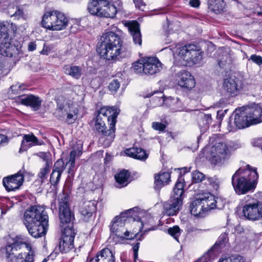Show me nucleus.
<instances>
[{"label":"nucleus","mask_w":262,"mask_h":262,"mask_svg":"<svg viewBox=\"0 0 262 262\" xmlns=\"http://www.w3.org/2000/svg\"><path fill=\"white\" fill-rule=\"evenodd\" d=\"M252 144L253 146L260 148L262 151V138L254 139L252 141Z\"/></svg>","instance_id":"obj_60"},{"label":"nucleus","mask_w":262,"mask_h":262,"mask_svg":"<svg viewBox=\"0 0 262 262\" xmlns=\"http://www.w3.org/2000/svg\"><path fill=\"white\" fill-rule=\"evenodd\" d=\"M17 240L15 241L13 244L7 246L5 248L6 255L8 262L11 258H13L14 256L13 251L14 250L17 251L18 249L25 247L26 248H29L30 249V244L27 242L26 241L22 240H19V237L16 236Z\"/></svg>","instance_id":"obj_23"},{"label":"nucleus","mask_w":262,"mask_h":262,"mask_svg":"<svg viewBox=\"0 0 262 262\" xmlns=\"http://www.w3.org/2000/svg\"><path fill=\"white\" fill-rule=\"evenodd\" d=\"M138 208L135 207L126 210L116 216L112 221L110 225L111 232L115 235L117 237H122V232L125 230V223L126 219L130 216H133L134 212H136Z\"/></svg>","instance_id":"obj_11"},{"label":"nucleus","mask_w":262,"mask_h":262,"mask_svg":"<svg viewBox=\"0 0 262 262\" xmlns=\"http://www.w3.org/2000/svg\"><path fill=\"white\" fill-rule=\"evenodd\" d=\"M228 242V233L226 232L223 233L210 249H212V251H214L218 255L219 253L225 247Z\"/></svg>","instance_id":"obj_34"},{"label":"nucleus","mask_w":262,"mask_h":262,"mask_svg":"<svg viewBox=\"0 0 262 262\" xmlns=\"http://www.w3.org/2000/svg\"><path fill=\"white\" fill-rule=\"evenodd\" d=\"M248 60L256 64L259 68L262 67V57L260 55L255 54H252L248 59Z\"/></svg>","instance_id":"obj_50"},{"label":"nucleus","mask_w":262,"mask_h":262,"mask_svg":"<svg viewBox=\"0 0 262 262\" xmlns=\"http://www.w3.org/2000/svg\"><path fill=\"white\" fill-rule=\"evenodd\" d=\"M120 84L117 79H113L108 85V89L112 92H116L120 88Z\"/></svg>","instance_id":"obj_55"},{"label":"nucleus","mask_w":262,"mask_h":262,"mask_svg":"<svg viewBox=\"0 0 262 262\" xmlns=\"http://www.w3.org/2000/svg\"><path fill=\"white\" fill-rule=\"evenodd\" d=\"M168 233L177 241L179 242V238L181 234V230L178 226H174L168 229Z\"/></svg>","instance_id":"obj_46"},{"label":"nucleus","mask_w":262,"mask_h":262,"mask_svg":"<svg viewBox=\"0 0 262 262\" xmlns=\"http://www.w3.org/2000/svg\"><path fill=\"white\" fill-rule=\"evenodd\" d=\"M9 139L6 135L0 134V146L4 145L5 143H8Z\"/></svg>","instance_id":"obj_63"},{"label":"nucleus","mask_w":262,"mask_h":262,"mask_svg":"<svg viewBox=\"0 0 262 262\" xmlns=\"http://www.w3.org/2000/svg\"><path fill=\"white\" fill-rule=\"evenodd\" d=\"M66 168V165L62 159L58 160L54 165L52 171L61 175Z\"/></svg>","instance_id":"obj_44"},{"label":"nucleus","mask_w":262,"mask_h":262,"mask_svg":"<svg viewBox=\"0 0 262 262\" xmlns=\"http://www.w3.org/2000/svg\"><path fill=\"white\" fill-rule=\"evenodd\" d=\"M244 216L251 221L262 220V203L250 195L245 196L242 200Z\"/></svg>","instance_id":"obj_7"},{"label":"nucleus","mask_w":262,"mask_h":262,"mask_svg":"<svg viewBox=\"0 0 262 262\" xmlns=\"http://www.w3.org/2000/svg\"><path fill=\"white\" fill-rule=\"evenodd\" d=\"M170 181V173L169 172H161L155 176V189L159 190Z\"/></svg>","instance_id":"obj_30"},{"label":"nucleus","mask_w":262,"mask_h":262,"mask_svg":"<svg viewBox=\"0 0 262 262\" xmlns=\"http://www.w3.org/2000/svg\"><path fill=\"white\" fill-rule=\"evenodd\" d=\"M144 75H153L160 72L162 64L155 57H144Z\"/></svg>","instance_id":"obj_18"},{"label":"nucleus","mask_w":262,"mask_h":262,"mask_svg":"<svg viewBox=\"0 0 262 262\" xmlns=\"http://www.w3.org/2000/svg\"><path fill=\"white\" fill-rule=\"evenodd\" d=\"M119 113V110L115 106L102 107L98 111L97 115H100V118L103 117L112 125V127H115L116 118Z\"/></svg>","instance_id":"obj_19"},{"label":"nucleus","mask_w":262,"mask_h":262,"mask_svg":"<svg viewBox=\"0 0 262 262\" xmlns=\"http://www.w3.org/2000/svg\"><path fill=\"white\" fill-rule=\"evenodd\" d=\"M234 113V123L236 128L242 129L250 126L244 107L236 109Z\"/></svg>","instance_id":"obj_24"},{"label":"nucleus","mask_w":262,"mask_h":262,"mask_svg":"<svg viewBox=\"0 0 262 262\" xmlns=\"http://www.w3.org/2000/svg\"><path fill=\"white\" fill-rule=\"evenodd\" d=\"M97 52L101 57L110 61H116L118 56H128L131 51H126L122 47V40L121 36L113 31H108L103 33L101 37L100 41L97 47Z\"/></svg>","instance_id":"obj_1"},{"label":"nucleus","mask_w":262,"mask_h":262,"mask_svg":"<svg viewBox=\"0 0 262 262\" xmlns=\"http://www.w3.org/2000/svg\"><path fill=\"white\" fill-rule=\"evenodd\" d=\"M103 118H100V115H97L95 121V129L99 136V141L104 147H108L114 141L115 137V127H112L110 125V128L106 129Z\"/></svg>","instance_id":"obj_8"},{"label":"nucleus","mask_w":262,"mask_h":262,"mask_svg":"<svg viewBox=\"0 0 262 262\" xmlns=\"http://www.w3.org/2000/svg\"><path fill=\"white\" fill-rule=\"evenodd\" d=\"M258 179L257 169L247 165L246 167H240L235 171L232 176L231 183L236 194L242 195L253 191Z\"/></svg>","instance_id":"obj_3"},{"label":"nucleus","mask_w":262,"mask_h":262,"mask_svg":"<svg viewBox=\"0 0 262 262\" xmlns=\"http://www.w3.org/2000/svg\"><path fill=\"white\" fill-rule=\"evenodd\" d=\"M37 156L46 162L45 164L50 163V165H52V162L50 158V154L45 152H40L37 154Z\"/></svg>","instance_id":"obj_56"},{"label":"nucleus","mask_w":262,"mask_h":262,"mask_svg":"<svg viewBox=\"0 0 262 262\" xmlns=\"http://www.w3.org/2000/svg\"><path fill=\"white\" fill-rule=\"evenodd\" d=\"M189 49L188 48V45L182 46L179 48L178 55L184 60L187 61L188 60V58L189 57L188 55L189 53Z\"/></svg>","instance_id":"obj_47"},{"label":"nucleus","mask_w":262,"mask_h":262,"mask_svg":"<svg viewBox=\"0 0 262 262\" xmlns=\"http://www.w3.org/2000/svg\"><path fill=\"white\" fill-rule=\"evenodd\" d=\"M206 181L214 188L217 189L219 188L220 181L216 176L208 177L207 178Z\"/></svg>","instance_id":"obj_52"},{"label":"nucleus","mask_w":262,"mask_h":262,"mask_svg":"<svg viewBox=\"0 0 262 262\" xmlns=\"http://www.w3.org/2000/svg\"><path fill=\"white\" fill-rule=\"evenodd\" d=\"M192 180L194 183H200L205 179V176L202 172L195 170L192 174Z\"/></svg>","instance_id":"obj_48"},{"label":"nucleus","mask_w":262,"mask_h":262,"mask_svg":"<svg viewBox=\"0 0 262 262\" xmlns=\"http://www.w3.org/2000/svg\"><path fill=\"white\" fill-rule=\"evenodd\" d=\"M178 84L183 88L190 90L194 87L195 82L193 76L190 72L183 71L179 74Z\"/></svg>","instance_id":"obj_25"},{"label":"nucleus","mask_w":262,"mask_h":262,"mask_svg":"<svg viewBox=\"0 0 262 262\" xmlns=\"http://www.w3.org/2000/svg\"><path fill=\"white\" fill-rule=\"evenodd\" d=\"M217 256V255L214 251H212V249H209L194 262H212Z\"/></svg>","instance_id":"obj_41"},{"label":"nucleus","mask_w":262,"mask_h":262,"mask_svg":"<svg viewBox=\"0 0 262 262\" xmlns=\"http://www.w3.org/2000/svg\"><path fill=\"white\" fill-rule=\"evenodd\" d=\"M28 251L26 253H20L15 255L13 258L9 260V262H34V251L32 250L30 245V249L26 248Z\"/></svg>","instance_id":"obj_29"},{"label":"nucleus","mask_w":262,"mask_h":262,"mask_svg":"<svg viewBox=\"0 0 262 262\" xmlns=\"http://www.w3.org/2000/svg\"><path fill=\"white\" fill-rule=\"evenodd\" d=\"M82 147L80 146L78 148L77 150H74L71 151L70 155V159L68 161L69 164V168L68 172L70 174H73L75 171V157L76 155H81L82 154Z\"/></svg>","instance_id":"obj_39"},{"label":"nucleus","mask_w":262,"mask_h":262,"mask_svg":"<svg viewBox=\"0 0 262 262\" xmlns=\"http://www.w3.org/2000/svg\"><path fill=\"white\" fill-rule=\"evenodd\" d=\"M129 174L127 170H122L119 173L115 175V178L116 181L115 185L117 188H122L127 185L128 184V178Z\"/></svg>","instance_id":"obj_35"},{"label":"nucleus","mask_w":262,"mask_h":262,"mask_svg":"<svg viewBox=\"0 0 262 262\" xmlns=\"http://www.w3.org/2000/svg\"><path fill=\"white\" fill-rule=\"evenodd\" d=\"M9 29L4 23H0V36L3 38V39L5 38H10L8 34Z\"/></svg>","instance_id":"obj_53"},{"label":"nucleus","mask_w":262,"mask_h":262,"mask_svg":"<svg viewBox=\"0 0 262 262\" xmlns=\"http://www.w3.org/2000/svg\"><path fill=\"white\" fill-rule=\"evenodd\" d=\"M45 144L43 141L38 140L33 134L24 135L21 142V146L19 152L26 151L28 148L37 145Z\"/></svg>","instance_id":"obj_22"},{"label":"nucleus","mask_w":262,"mask_h":262,"mask_svg":"<svg viewBox=\"0 0 262 262\" xmlns=\"http://www.w3.org/2000/svg\"><path fill=\"white\" fill-rule=\"evenodd\" d=\"M24 217V224L32 237L39 238L46 234L49 217L45 208L31 206L25 211Z\"/></svg>","instance_id":"obj_2"},{"label":"nucleus","mask_w":262,"mask_h":262,"mask_svg":"<svg viewBox=\"0 0 262 262\" xmlns=\"http://www.w3.org/2000/svg\"><path fill=\"white\" fill-rule=\"evenodd\" d=\"M124 152L127 156L141 161L146 160L148 157L145 150L140 147H133L127 148Z\"/></svg>","instance_id":"obj_27"},{"label":"nucleus","mask_w":262,"mask_h":262,"mask_svg":"<svg viewBox=\"0 0 262 262\" xmlns=\"http://www.w3.org/2000/svg\"><path fill=\"white\" fill-rule=\"evenodd\" d=\"M170 102V109L172 112H178L186 111V107L179 98L168 99Z\"/></svg>","instance_id":"obj_38"},{"label":"nucleus","mask_w":262,"mask_h":262,"mask_svg":"<svg viewBox=\"0 0 262 262\" xmlns=\"http://www.w3.org/2000/svg\"><path fill=\"white\" fill-rule=\"evenodd\" d=\"M56 102L57 107L54 114L58 119L63 120L67 117L68 121H69L77 114V110L73 108V103L64 97L59 96Z\"/></svg>","instance_id":"obj_9"},{"label":"nucleus","mask_w":262,"mask_h":262,"mask_svg":"<svg viewBox=\"0 0 262 262\" xmlns=\"http://www.w3.org/2000/svg\"><path fill=\"white\" fill-rule=\"evenodd\" d=\"M52 165L50 163L45 164L43 167L40 169L37 176L41 184L45 183L47 180Z\"/></svg>","instance_id":"obj_40"},{"label":"nucleus","mask_w":262,"mask_h":262,"mask_svg":"<svg viewBox=\"0 0 262 262\" xmlns=\"http://www.w3.org/2000/svg\"><path fill=\"white\" fill-rule=\"evenodd\" d=\"M200 118L201 120L205 121L204 123V130H207L209 128L210 123L211 122L212 118L211 114H201L200 115Z\"/></svg>","instance_id":"obj_51"},{"label":"nucleus","mask_w":262,"mask_h":262,"mask_svg":"<svg viewBox=\"0 0 262 262\" xmlns=\"http://www.w3.org/2000/svg\"><path fill=\"white\" fill-rule=\"evenodd\" d=\"M139 245L140 243L137 242L133 247L134 262H136L137 260L138 259Z\"/></svg>","instance_id":"obj_59"},{"label":"nucleus","mask_w":262,"mask_h":262,"mask_svg":"<svg viewBox=\"0 0 262 262\" xmlns=\"http://www.w3.org/2000/svg\"><path fill=\"white\" fill-rule=\"evenodd\" d=\"M133 233H130L128 230H126L125 228V230L122 232V237H119L118 238H120L122 239H132V238H136L137 239L139 240H142V238L139 237V233H137L136 234H135L134 236H133Z\"/></svg>","instance_id":"obj_49"},{"label":"nucleus","mask_w":262,"mask_h":262,"mask_svg":"<svg viewBox=\"0 0 262 262\" xmlns=\"http://www.w3.org/2000/svg\"><path fill=\"white\" fill-rule=\"evenodd\" d=\"M62 236L59 241V249L62 253H67L74 248L75 230L70 228L62 231Z\"/></svg>","instance_id":"obj_13"},{"label":"nucleus","mask_w":262,"mask_h":262,"mask_svg":"<svg viewBox=\"0 0 262 262\" xmlns=\"http://www.w3.org/2000/svg\"><path fill=\"white\" fill-rule=\"evenodd\" d=\"M15 101L18 104L30 106L34 111L40 109L42 102L38 96L33 95H21L15 97Z\"/></svg>","instance_id":"obj_14"},{"label":"nucleus","mask_w":262,"mask_h":262,"mask_svg":"<svg viewBox=\"0 0 262 262\" xmlns=\"http://www.w3.org/2000/svg\"><path fill=\"white\" fill-rule=\"evenodd\" d=\"M202 203L204 206L206 211L214 209L216 207L217 200L215 196L210 193H206L199 196Z\"/></svg>","instance_id":"obj_32"},{"label":"nucleus","mask_w":262,"mask_h":262,"mask_svg":"<svg viewBox=\"0 0 262 262\" xmlns=\"http://www.w3.org/2000/svg\"><path fill=\"white\" fill-rule=\"evenodd\" d=\"M69 201L68 194L63 193L59 196V217L62 231L68 228L74 230L73 224L75 216L70 209Z\"/></svg>","instance_id":"obj_6"},{"label":"nucleus","mask_w":262,"mask_h":262,"mask_svg":"<svg viewBox=\"0 0 262 262\" xmlns=\"http://www.w3.org/2000/svg\"><path fill=\"white\" fill-rule=\"evenodd\" d=\"M63 71L65 74L76 79H79L82 74V68L78 66L65 65L63 68Z\"/></svg>","instance_id":"obj_33"},{"label":"nucleus","mask_w":262,"mask_h":262,"mask_svg":"<svg viewBox=\"0 0 262 262\" xmlns=\"http://www.w3.org/2000/svg\"><path fill=\"white\" fill-rule=\"evenodd\" d=\"M144 226L145 227V229L144 230L145 232H148V231H151V230H155L157 228V226H152L151 227H147L146 223H145L144 224H143V222H141V227H140V230H141V229H142Z\"/></svg>","instance_id":"obj_62"},{"label":"nucleus","mask_w":262,"mask_h":262,"mask_svg":"<svg viewBox=\"0 0 262 262\" xmlns=\"http://www.w3.org/2000/svg\"><path fill=\"white\" fill-rule=\"evenodd\" d=\"M208 8L216 14L223 12L226 4L224 0H208Z\"/></svg>","instance_id":"obj_36"},{"label":"nucleus","mask_w":262,"mask_h":262,"mask_svg":"<svg viewBox=\"0 0 262 262\" xmlns=\"http://www.w3.org/2000/svg\"><path fill=\"white\" fill-rule=\"evenodd\" d=\"M60 177L61 174L52 171L50 178L51 184L54 186L57 185L60 181Z\"/></svg>","instance_id":"obj_54"},{"label":"nucleus","mask_w":262,"mask_h":262,"mask_svg":"<svg viewBox=\"0 0 262 262\" xmlns=\"http://www.w3.org/2000/svg\"><path fill=\"white\" fill-rule=\"evenodd\" d=\"M152 127L156 130L163 131L166 128V125L161 122H154L152 123Z\"/></svg>","instance_id":"obj_58"},{"label":"nucleus","mask_w":262,"mask_h":262,"mask_svg":"<svg viewBox=\"0 0 262 262\" xmlns=\"http://www.w3.org/2000/svg\"><path fill=\"white\" fill-rule=\"evenodd\" d=\"M200 230V229H198L196 227L193 226L191 225H188L186 227V231L188 233L197 232Z\"/></svg>","instance_id":"obj_61"},{"label":"nucleus","mask_w":262,"mask_h":262,"mask_svg":"<svg viewBox=\"0 0 262 262\" xmlns=\"http://www.w3.org/2000/svg\"><path fill=\"white\" fill-rule=\"evenodd\" d=\"M53 49V45H47L46 43H44L43 49L40 51V54L47 55L51 52Z\"/></svg>","instance_id":"obj_57"},{"label":"nucleus","mask_w":262,"mask_h":262,"mask_svg":"<svg viewBox=\"0 0 262 262\" xmlns=\"http://www.w3.org/2000/svg\"><path fill=\"white\" fill-rule=\"evenodd\" d=\"M230 150L227 144L223 142L215 143L210 150V161L212 164L222 165L230 157Z\"/></svg>","instance_id":"obj_10"},{"label":"nucleus","mask_w":262,"mask_h":262,"mask_svg":"<svg viewBox=\"0 0 262 262\" xmlns=\"http://www.w3.org/2000/svg\"><path fill=\"white\" fill-rule=\"evenodd\" d=\"M223 88L226 95L232 97L238 95L242 89L241 85H239L237 81L231 77L224 80Z\"/></svg>","instance_id":"obj_21"},{"label":"nucleus","mask_w":262,"mask_h":262,"mask_svg":"<svg viewBox=\"0 0 262 262\" xmlns=\"http://www.w3.org/2000/svg\"><path fill=\"white\" fill-rule=\"evenodd\" d=\"M19 53V46L12 44L8 38L3 39L0 43V54L6 57H12Z\"/></svg>","instance_id":"obj_20"},{"label":"nucleus","mask_w":262,"mask_h":262,"mask_svg":"<svg viewBox=\"0 0 262 262\" xmlns=\"http://www.w3.org/2000/svg\"><path fill=\"white\" fill-rule=\"evenodd\" d=\"M97 202L95 200L84 202L79 208V213L84 222L90 221L97 210Z\"/></svg>","instance_id":"obj_17"},{"label":"nucleus","mask_w":262,"mask_h":262,"mask_svg":"<svg viewBox=\"0 0 262 262\" xmlns=\"http://www.w3.org/2000/svg\"><path fill=\"white\" fill-rule=\"evenodd\" d=\"M188 48L189 49L188 60L187 62H192L193 64H196L202 60L203 58L202 52L196 46L193 44L188 45Z\"/></svg>","instance_id":"obj_28"},{"label":"nucleus","mask_w":262,"mask_h":262,"mask_svg":"<svg viewBox=\"0 0 262 262\" xmlns=\"http://www.w3.org/2000/svg\"><path fill=\"white\" fill-rule=\"evenodd\" d=\"M24 180L23 171L20 170L14 174L4 178L3 183L6 190L9 192L19 189L23 185Z\"/></svg>","instance_id":"obj_12"},{"label":"nucleus","mask_w":262,"mask_h":262,"mask_svg":"<svg viewBox=\"0 0 262 262\" xmlns=\"http://www.w3.org/2000/svg\"><path fill=\"white\" fill-rule=\"evenodd\" d=\"M122 2L120 0H116L113 4H111L108 2L107 5L106 12L104 13L105 17L113 18L115 16L117 11L120 9L122 7Z\"/></svg>","instance_id":"obj_37"},{"label":"nucleus","mask_w":262,"mask_h":262,"mask_svg":"<svg viewBox=\"0 0 262 262\" xmlns=\"http://www.w3.org/2000/svg\"><path fill=\"white\" fill-rule=\"evenodd\" d=\"M184 180L182 177L178 179L169 200L163 203L164 212L168 216L176 215L181 209L184 193Z\"/></svg>","instance_id":"obj_4"},{"label":"nucleus","mask_w":262,"mask_h":262,"mask_svg":"<svg viewBox=\"0 0 262 262\" xmlns=\"http://www.w3.org/2000/svg\"><path fill=\"white\" fill-rule=\"evenodd\" d=\"M128 30L133 37L134 43L141 46L142 36L140 30L139 24L137 21L130 23L128 25Z\"/></svg>","instance_id":"obj_26"},{"label":"nucleus","mask_w":262,"mask_h":262,"mask_svg":"<svg viewBox=\"0 0 262 262\" xmlns=\"http://www.w3.org/2000/svg\"><path fill=\"white\" fill-rule=\"evenodd\" d=\"M244 109L250 126L262 122V110L258 104L244 107Z\"/></svg>","instance_id":"obj_16"},{"label":"nucleus","mask_w":262,"mask_h":262,"mask_svg":"<svg viewBox=\"0 0 262 262\" xmlns=\"http://www.w3.org/2000/svg\"><path fill=\"white\" fill-rule=\"evenodd\" d=\"M178 170H180V172L179 177L178 179L179 178H180L181 177H182V178L183 179V180H184L183 174H184L185 173L188 172L190 171V168H189V169H188L187 167H183L181 168H179V169H178ZM183 184H184V182H183Z\"/></svg>","instance_id":"obj_64"},{"label":"nucleus","mask_w":262,"mask_h":262,"mask_svg":"<svg viewBox=\"0 0 262 262\" xmlns=\"http://www.w3.org/2000/svg\"><path fill=\"white\" fill-rule=\"evenodd\" d=\"M189 208L191 214L195 216H203L204 212L206 211L199 196L192 202Z\"/></svg>","instance_id":"obj_31"},{"label":"nucleus","mask_w":262,"mask_h":262,"mask_svg":"<svg viewBox=\"0 0 262 262\" xmlns=\"http://www.w3.org/2000/svg\"><path fill=\"white\" fill-rule=\"evenodd\" d=\"M108 4V1L107 0H100L99 7L98 8L99 11L97 13V16L101 17H105L104 13L106 12L107 5Z\"/></svg>","instance_id":"obj_45"},{"label":"nucleus","mask_w":262,"mask_h":262,"mask_svg":"<svg viewBox=\"0 0 262 262\" xmlns=\"http://www.w3.org/2000/svg\"><path fill=\"white\" fill-rule=\"evenodd\" d=\"M132 68L136 73L144 74V57L133 63Z\"/></svg>","instance_id":"obj_42"},{"label":"nucleus","mask_w":262,"mask_h":262,"mask_svg":"<svg viewBox=\"0 0 262 262\" xmlns=\"http://www.w3.org/2000/svg\"><path fill=\"white\" fill-rule=\"evenodd\" d=\"M86 262H116L115 252L108 248H103L95 256H89Z\"/></svg>","instance_id":"obj_15"},{"label":"nucleus","mask_w":262,"mask_h":262,"mask_svg":"<svg viewBox=\"0 0 262 262\" xmlns=\"http://www.w3.org/2000/svg\"><path fill=\"white\" fill-rule=\"evenodd\" d=\"M42 27L52 31H60L66 28L69 20L66 15L57 10L46 12L41 20Z\"/></svg>","instance_id":"obj_5"},{"label":"nucleus","mask_w":262,"mask_h":262,"mask_svg":"<svg viewBox=\"0 0 262 262\" xmlns=\"http://www.w3.org/2000/svg\"><path fill=\"white\" fill-rule=\"evenodd\" d=\"M100 0H92L88 5V10L93 15L97 16L99 11Z\"/></svg>","instance_id":"obj_43"}]
</instances>
